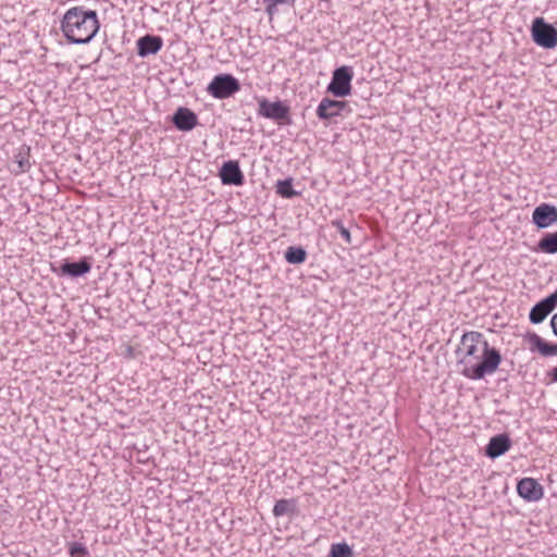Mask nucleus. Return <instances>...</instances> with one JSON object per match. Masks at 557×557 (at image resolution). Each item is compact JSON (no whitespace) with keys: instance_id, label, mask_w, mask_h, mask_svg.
Returning <instances> with one entry per match:
<instances>
[{"instance_id":"obj_1","label":"nucleus","mask_w":557,"mask_h":557,"mask_svg":"<svg viewBox=\"0 0 557 557\" xmlns=\"http://www.w3.org/2000/svg\"><path fill=\"white\" fill-rule=\"evenodd\" d=\"M455 352L459 373L474 381L495 373L503 360L500 351L476 331L466 332Z\"/></svg>"},{"instance_id":"obj_2","label":"nucleus","mask_w":557,"mask_h":557,"mask_svg":"<svg viewBox=\"0 0 557 557\" xmlns=\"http://www.w3.org/2000/svg\"><path fill=\"white\" fill-rule=\"evenodd\" d=\"M100 28L98 13L83 5L70 8L63 15L60 29L70 44H89Z\"/></svg>"},{"instance_id":"obj_3","label":"nucleus","mask_w":557,"mask_h":557,"mask_svg":"<svg viewBox=\"0 0 557 557\" xmlns=\"http://www.w3.org/2000/svg\"><path fill=\"white\" fill-rule=\"evenodd\" d=\"M240 90L239 81L228 73L215 75L207 86V92L215 99H227Z\"/></svg>"},{"instance_id":"obj_4","label":"nucleus","mask_w":557,"mask_h":557,"mask_svg":"<svg viewBox=\"0 0 557 557\" xmlns=\"http://www.w3.org/2000/svg\"><path fill=\"white\" fill-rule=\"evenodd\" d=\"M258 114L275 121L278 125H290V108L281 100L270 101L267 98L258 100Z\"/></svg>"},{"instance_id":"obj_5","label":"nucleus","mask_w":557,"mask_h":557,"mask_svg":"<svg viewBox=\"0 0 557 557\" xmlns=\"http://www.w3.org/2000/svg\"><path fill=\"white\" fill-rule=\"evenodd\" d=\"M354 78L352 67L342 65L336 67L332 73L331 82L326 87V92L332 94L336 98H345L351 92V81Z\"/></svg>"},{"instance_id":"obj_6","label":"nucleus","mask_w":557,"mask_h":557,"mask_svg":"<svg viewBox=\"0 0 557 557\" xmlns=\"http://www.w3.org/2000/svg\"><path fill=\"white\" fill-rule=\"evenodd\" d=\"M532 40L544 49L557 46V29L543 17H535L531 26Z\"/></svg>"},{"instance_id":"obj_7","label":"nucleus","mask_w":557,"mask_h":557,"mask_svg":"<svg viewBox=\"0 0 557 557\" xmlns=\"http://www.w3.org/2000/svg\"><path fill=\"white\" fill-rule=\"evenodd\" d=\"M348 108V102L343 100H335L329 97L322 98L317 107V116L322 121H329L333 117L341 115L343 111Z\"/></svg>"},{"instance_id":"obj_8","label":"nucleus","mask_w":557,"mask_h":557,"mask_svg":"<svg viewBox=\"0 0 557 557\" xmlns=\"http://www.w3.org/2000/svg\"><path fill=\"white\" fill-rule=\"evenodd\" d=\"M91 258L84 257L77 262L64 261L60 268L53 271L60 276L79 277L87 274L91 270Z\"/></svg>"},{"instance_id":"obj_9","label":"nucleus","mask_w":557,"mask_h":557,"mask_svg":"<svg viewBox=\"0 0 557 557\" xmlns=\"http://www.w3.org/2000/svg\"><path fill=\"white\" fill-rule=\"evenodd\" d=\"M219 176L224 185L242 186L245 182L239 163L235 160L225 161L220 169Z\"/></svg>"},{"instance_id":"obj_10","label":"nucleus","mask_w":557,"mask_h":557,"mask_svg":"<svg viewBox=\"0 0 557 557\" xmlns=\"http://www.w3.org/2000/svg\"><path fill=\"white\" fill-rule=\"evenodd\" d=\"M519 496L528 502H537L544 496L543 486L533 478H523L517 484Z\"/></svg>"},{"instance_id":"obj_11","label":"nucleus","mask_w":557,"mask_h":557,"mask_svg":"<svg viewBox=\"0 0 557 557\" xmlns=\"http://www.w3.org/2000/svg\"><path fill=\"white\" fill-rule=\"evenodd\" d=\"M172 123L181 132H190L198 125V116L193 110L180 107L172 115Z\"/></svg>"},{"instance_id":"obj_12","label":"nucleus","mask_w":557,"mask_h":557,"mask_svg":"<svg viewBox=\"0 0 557 557\" xmlns=\"http://www.w3.org/2000/svg\"><path fill=\"white\" fill-rule=\"evenodd\" d=\"M532 221L539 228H545L557 222V207L542 203L533 210Z\"/></svg>"},{"instance_id":"obj_13","label":"nucleus","mask_w":557,"mask_h":557,"mask_svg":"<svg viewBox=\"0 0 557 557\" xmlns=\"http://www.w3.org/2000/svg\"><path fill=\"white\" fill-rule=\"evenodd\" d=\"M137 54L140 58H147L151 54H157L163 47V39L158 35L147 34L141 36L136 41Z\"/></svg>"},{"instance_id":"obj_14","label":"nucleus","mask_w":557,"mask_h":557,"mask_svg":"<svg viewBox=\"0 0 557 557\" xmlns=\"http://www.w3.org/2000/svg\"><path fill=\"white\" fill-rule=\"evenodd\" d=\"M556 306L548 296L545 297L531 308L529 313L530 322L532 324L542 323L555 310Z\"/></svg>"},{"instance_id":"obj_15","label":"nucleus","mask_w":557,"mask_h":557,"mask_svg":"<svg viewBox=\"0 0 557 557\" xmlns=\"http://www.w3.org/2000/svg\"><path fill=\"white\" fill-rule=\"evenodd\" d=\"M511 441L507 434H498L493 436L486 448L485 453L490 458H497L509 450Z\"/></svg>"},{"instance_id":"obj_16","label":"nucleus","mask_w":557,"mask_h":557,"mask_svg":"<svg viewBox=\"0 0 557 557\" xmlns=\"http://www.w3.org/2000/svg\"><path fill=\"white\" fill-rule=\"evenodd\" d=\"M529 343L531 344V350H537L542 356H557V344L547 343L536 333L529 335Z\"/></svg>"},{"instance_id":"obj_17","label":"nucleus","mask_w":557,"mask_h":557,"mask_svg":"<svg viewBox=\"0 0 557 557\" xmlns=\"http://www.w3.org/2000/svg\"><path fill=\"white\" fill-rule=\"evenodd\" d=\"M29 157H30V148L25 145L22 146L18 149L17 153L14 156V163L16 164V169L12 170V172L15 175L29 171V169L32 168Z\"/></svg>"},{"instance_id":"obj_18","label":"nucleus","mask_w":557,"mask_h":557,"mask_svg":"<svg viewBox=\"0 0 557 557\" xmlns=\"http://www.w3.org/2000/svg\"><path fill=\"white\" fill-rule=\"evenodd\" d=\"M293 177L277 181L275 185L276 194L286 199H292L299 196L300 193L293 188Z\"/></svg>"},{"instance_id":"obj_19","label":"nucleus","mask_w":557,"mask_h":557,"mask_svg":"<svg viewBox=\"0 0 557 557\" xmlns=\"http://www.w3.org/2000/svg\"><path fill=\"white\" fill-rule=\"evenodd\" d=\"M296 511V500L295 499H280L275 503L273 507V515L275 517H282L285 515H293Z\"/></svg>"},{"instance_id":"obj_20","label":"nucleus","mask_w":557,"mask_h":557,"mask_svg":"<svg viewBox=\"0 0 557 557\" xmlns=\"http://www.w3.org/2000/svg\"><path fill=\"white\" fill-rule=\"evenodd\" d=\"M307 252L301 246H288L285 252V259L290 264H300L305 262Z\"/></svg>"},{"instance_id":"obj_21","label":"nucleus","mask_w":557,"mask_h":557,"mask_svg":"<svg viewBox=\"0 0 557 557\" xmlns=\"http://www.w3.org/2000/svg\"><path fill=\"white\" fill-rule=\"evenodd\" d=\"M327 231L330 234L336 238L337 235L341 236V239L349 243L351 240L350 232L341 221H333L329 226Z\"/></svg>"},{"instance_id":"obj_22","label":"nucleus","mask_w":557,"mask_h":557,"mask_svg":"<svg viewBox=\"0 0 557 557\" xmlns=\"http://www.w3.org/2000/svg\"><path fill=\"white\" fill-rule=\"evenodd\" d=\"M329 557H354L351 547L346 543L332 544Z\"/></svg>"},{"instance_id":"obj_23","label":"nucleus","mask_w":557,"mask_h":557,"mask_svg":"<svg viewBox=\"0 0 557 557\" xmlns=\"http://www.w3.org/2000/svg\"><path fill=\"white\" fill-rule=\"evenodd\" d=\"M69 553L71 557H86L88 549L84 544L74 542L70 545Z\"/></svg>"},{"instance_id":"obj_24","label":"nucleus","mask_w":557,"mask_h":557,"mask_svg":"<svg viewBox=\"0 0 557 557\" xmlns=\"http://www.w3.org/2000/svg\"><path fill=\"white\" fill-rule=\"evenodd\" d=\"M537 244H557V231L543 236Z\"/></svg>"},{"instance_id":"obj_25","label":"nucleus","mask_w":557,"mask_h":557,"mask_svg":"<svg viewBox=\"0 0 557 557\" xmlns=\"http://www.w3.org/2000/svg\"><path fill=\"white\" fill-rule=\"evenodd\" d=\"M263 3L265 4V12L272 17L277 12V7L271 1L263 0Z\"/></svg>"},{"instance_id":"obj_26","label":"nucleus","mask_w":557,"mask_h":557,"mask_svg":"<svg viewBox=\"0 0 557 557\" xmlns=\"http://www.w3.org/2000/svg\"><path fill=\"white\" fill-rule=\"evenodd\" d=\"M535 251H541L545 253H556L557 252V246H536L534 248Z\"/></svg>"},{"instance_id":"obj_27","label":"nucleus","mask_w":557,"mask_h":557,"mask_svg":"<svg viewBox=\"0 0 557 557\" xmlns=\"http://www.w3.org/2000/svg\"><path fill=\"white\" fill-rule=\"evenodd\" d=\"M550 326L553 333L557 336V312L550 319Z\"/></svg>"},{"instance_id":"obj_28","label":"nucleus","mask_w":557,"mask_h":557,"mask_svg":"<svg viewBox=\"0 0 557 557\" xmlns=\"http://www.w3.org/2000/svg\"><path fill=\"white\" fill-rule=\"evenodd\" d=\"M548 376L553 382H557V366L548 372Z\"/></svg>"},{"instance_id":"obj_29","label":"nucleus","mask_w":557,"mask_h":557,"mask_svg":"<svg viewBox=\"0 0 557 557\" xmlns=\"http://www.w3.org/2000/svg\"><path fill=\"white\" fill-rule=\"evenodd\" d=\"M553 302L557 305V289L548 296Z\"/></svg>"},{"instance_id":"obj_30","label":"nucleus","mask_w":557,"mask_h":557,"mask_svg":"<svg viewBox=\"0 0 557 557\" xmlns=\"http://www.w3.org/2000/svg\"><path fill=\"white\" fill-rule=\"evenodd\" d=\"M113 253V249H110L108 252V256H111Z\"/></svg>"}]
</instances>
